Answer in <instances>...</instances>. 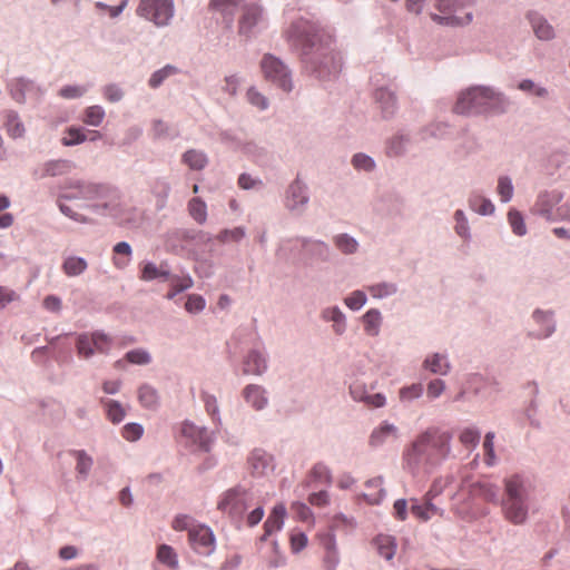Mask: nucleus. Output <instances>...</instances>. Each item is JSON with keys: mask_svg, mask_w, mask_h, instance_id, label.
Here are the masks:
<instances>
[{"mask_svg": "<svg viewBox=\"0 0 570 570\" xmlns=\"http://www.w3.org/2000/svg\"><path fill=\"white\" fill-rule=\"evenodd\" d=\"M194 286V279L189 274L175 275L171 277V289L166 294L167 299H173L177 294L185 292Z\"/></svg>", "mask_w": 570, "mask_h": 570, "instance_id": "obj_42", "label": "nucleus"}, {"mask_svg": "<svg viewBox=\"0 0 570 570\" xmlns=\"http://www.w3.org/2000/svg\"><path fill=\"white\" fill-rule=\"evenodd\" d=\"M10 92L14 101L19 104H24L27 99L38 102L43 95V89L33 80L21 77L12 80Z\"/></svg>", "mask_w": 570, "mask_h": 570, "instance_id": "obj_15", "label": "nucleus"}, {"mask_svg": "<svg viewBox=\"0 0 570 570\" xmlns=\"http://www.w3.org/2000/svg\"><path fill=\"white\" fill-rule=\"evenodd\" d=\"M374 100L381 111L382 118L392 119L397 110L395 92L386 87L377 88L374 92Z\"/></svg>", "mask_w": 570, "mask_h": 570, "instance_id": "obj_19", "label": "nucleus"}, {"mask_svg": "<svg viewBox=\"0 0 570 570\" xmlns=\"http://www.w3.org/2000/svg\"><path fill=\"white\" fill-rule=\"evenodd\" d=\"M105 115L106 112L101 106L94 105L86 108L82 121L89 126L98 127L101 125Z\"/></svg>", "mask_w": 570, "mask_h": 570, "instance_id": "obj_52", "label": "nucleus"}, {"mask_svg": "<svg viewBox=\"0 0 570 570\" xmlns=\"http://www.w3.org/2000/svg\"><path fill=\"white\" fill-rule=\"evenodd\" d=\"M474 3L475 0H435L434 7L440 13L466 21L465 26H469L473 21V12L466 9L473 7Z\"/></svg>", "mask_w": 570, "mask_h": 570, "instance_id": "obj_14", "label": "nucleus"}, {"mask_svg": "<svg viewBox=\"0 0 570 570\" xmlns=\"http://www.w3.org/2000/svg\"><path fill=\"white\" fill-rule=\"evenodd\" d=\"M508 222L514 235L521 237L527 234L528 230L523 215L518 209L511 208L508 212Z\"/></svg>", "mask_w": 570, "mask_h": 570, "instance_id": "obj_50", "label": "nucleus"}, {"mask_svg": "<svg viewBox=\"0 0 570 570\" xmlns=\"http://www.w3.org/2000/svg\"><path fill=\"white\" fill-rule=\"evenodd\" d=\"M265 79L273 82L285 92L293 90V80L288 67L277 57L266 53L261 61Z\"/></svg>", "mask_w": 570, "mask_h": 570, "instance_id": "obj_10", "label": "nucleus"}, {"mask_svg": "<svg viewBox=\"0 0 570 570\" xmlns=\"http://www.w3.org/2000/svg\"><path fill=\"white\" fill-rule=\"evenodd\" d=\"M4 125H6L8 134L12 138H20V137L23 136V134H24V126L21 122V120H20V118H19L17 112L8 111L6 114V122H4Z\"/></svg>", "mask_w": 570, "mask_h": 570, "instance_id": "obj_48", "label": "nucleus"}, {"mask_svg": "<svg viewBox=\"0 0 570 570\" xmlns=\"http://www.w3.org/2000/svg\"><path fill=\"white\" fill-rule=\"evenodd\" d=\"M89 90V86L67 85L60 88L58 95L63 99H78L85 96Z\"/></svg>", "mask_w": 570, "mask_h": 570, "instance_id": "obj_60", "label": "nucleus"}, {"mask_svg": "<svg viewBox=\"0 0 570 570\" xmlns=\"http://www.w3.org/2000/svg\"><path fill=\"white\" fill-rule=\"evenodd\" d=\"M263 22V9L256 3L243 6V13L238 23V32L240 36L250 38L256 28Z\"/></svg>", "mask_w": 570, "mask_h": 570, "instance_id": "obj_16", "label": "nucleus"}, {"mask_svg": "<svg viewBox=\"0 0 570 570\" xmlns=\"http://www.w3.org/2000/svg\"><path fill=\"white\" fill-rule=\"evenodd\" d=\"M481 433L476 428H465L460 433V442L465 446L476 448L480 442Z\"/></svg>", "mask_w": 570, "mask_h": 570, "instance_id": "obj_63", "label": "nucleus"}, {"mask_svg": "<svg viewBox=\"0 0 570 570\" xmlns=\"http://www.w3.org/2000/svg\"><path fill=\"white\" fill-rule=\"evenodd\" d=\"M333 244L344 255H353L358 252L360 243L347 233H341L333 237Z\"/></svg>", "mask_w": 570, "mask_h": 570, "instance_id": "obj_35", "label": "nucleus"}, {"mask_svg": "<svg viewBox=\"0 0 570 570\" xmlns=\"http://www.w3.org/2000/svg\"><path fill=\"white\" fill-rule=\"evenodd\" d=\"M497 194L501 203H509L513 198L514 186L511 177L507 175L499 176L497 184Z\"/></svg>", "mask_w": 570, "mask_h": 570, "instance_id": "obj_47", "label": "nucleus"}, {"mask_svg": "<svg viewBox=\"0 0 570 570\" xmlns=\"http://www.w3.org/2000/svg\"><path fill=\"white\" fill-rule=\"evenodd\" d=\"M102 403L106 407L107 416L112 423L117 424L124 420L126 412L118 401L106 400Z\"/></svg>", "mask_w": 570, "mask_h": 570, "instance_id": "obj_55", "label": "nucleus"}, {"mask_svg": "<svg viewBox=\"0 0 570 570\" xmlns=\"http://www.w3.org/2000/svg\"><path fill=\"white\" fill-rule=\"evenodd\" d=\"M176 72H177V68L176 67H174L171 65H167L164 68L158 69V70H156L155 72L151 73V76H150V78L148 80V85L153 89H156V88L160 87L163 85V82L168 77L175 75Z\"/></svg>", "mask_w": 570, "mask_h": 570, "instance_id": "obj_53", "label": "nucleus"}, {"mask_svg": "<svg viewBox=\"0 0 570 570\" xmlns=\"http://www.w3.org/2000/svg\"><path fill=\"white\" fill-rule=\"evenodd\" d=\"M255 504V509L246 517L247 525L255 527L264 517V508L256 492L250 487L237 484L226 490L219 498L217 509L229 515L233 520L240 521L248 508Z\"/></svg>", "mask_w": 570, "mask_h": 570, "instance_id": "obj_6", "label": "nucleus"}, {"mask_svg": "<svg viewBox=\"0 0 570 570\" xmlns=\"http://www.w3.org/2000/svg\"><path fill=\"white\" fill-rule=\"evenodd\" d=\"M351 164L358 171L372 173L376 168L375 160L364 153H356L351 158Z\"/></svg>", "mask_w": 570, "mask_h": 570, "instance_id": "obj_49", "label": "nucleus"}, {"mask_svg": "<svg viewBox=\"0 0 570 570\" xmlns=\"http://www.w3.org/2000/svg\"><path fill=\"white\" fill-rule=\"evenodd\" d=\"M86 141V135L81 128L69 127L61 138V144L66 147L77 146Z\"/></svg>", "mask_w": 570, "mask_h": 570, "instance_id": "obj_54", "label": "nucleus"}, {"mask_svg": "<svg viewBox=\"0 0 570 570\" xmlns=\"http://www.w3.org/2000/svg\"><path fill=\"white\" fill-rule=\"evenodd\" d=\"M374 299H384L397 294L399 286L394 282H379L366 287Z\"/></svg>", "mask_w": 570, "mask_h": 570, "instance_id": "obj_34", "label": "nucleus"}, {"mask_svg": "<svg viewBox=\"0 0 570 570\" xmlns=\"http://www.w3.org/2000/svg\"><path fill=\"white\" fill-rule=\"evenodd\" d=\"M494 432H488L484 436L483 450H484V462L489 466L497 464V455L494 452Z\"/></svg>", "mask_w": 570, "mask_h": 570, "instance_id": "obj_61", "label": "nucleus"}, {"mask_svg": "<svg viewBox=\"0 0 570 570\" xmlns=\"http://www.w3.org/2000/svg\"><path fill=\"white\" fill-rule=\"evenodd\" d=\"M102 95L111 104L119 102L125 97V90L117 83H108L102 88Z\"/></svg>", "mask_w": 570, "mask_h": 570, "instance_id": "obj_64", "label": "nucleus"}, {"mask_svg": "<svg viewBox=\"0 0 570 570\" xmlns=\"http://www.w3.org/2000/svg\"><path fill=\"white\" fill-rule=\"evenodd\" d=\"M397 432L399 430L394 424L384 422L372 431L368 439V444L372 448H380L389 440L397 439Z\"/></svg>", "mask_w": 570, "mask_h": 570, "instance_id": "obj_26", "label": "nucleus"}, {"mask_svg": "<svg viewBox=\"0 0 570 570\" xmlns=\"http://www.w3.org/2000/svg\"><path fill=\"white\" fill-rule=\"evenodd\" d=\"M308 203V186L303 178L297 175L285 190L284 207L294 216H303Z\"/></svg>", "mask_w": 570, "mask_h": 570, "instance_id": "obj_11", "label": "nucleus"}, {"mask_svg": "<svg viewBox=\"0 0 570 570\" xmlns=\"http://www.w3.org/2000/svg\"><path fill=\"white\" fill-rule=\"evenodd\" d=\"M511 105L510 99L490 86H475L462 91L454 105L459 115H502Z\"/></svg>", "mask_w": 570, "mask_h": 570, "instance_id": "obj_5", "label": "nucleus"}, {"mask_svg": "<svg viewBox=\"0 0 570 570\" xmlns=\"http://www.w3.org/2000/svg\"><path fill=\"white\" fill-rule=\"evenodd\" d=\"M73 168L75 164L67 159L49 160L42 165L39 178L62 176L70 173Z\"/></svg>", "mask_w": 570, "mask_h": 570, "instance_id": "obj_29", "label": "nucleus"}, {"mask_svg": "<svg viewBox=\"0 0 570 570\" xmlns=\"http://www.w3.org/2000/svg\"><path fill=\"white\" fill-rule=\"evenodd\" d=\"M246 235V230L244 227L242 226H238V227H235L233 229H228V228H225L223 230H220L216 238L218 242L225 244V243H229V242H240Z\"/></svg>", "mask_w": 570, "mask_h": 570, "instance_id": "obj_58", "label": "nucleus"}, {"mask_svg": "<svg viewBox=\"0 0 570 570\" xmlns=\"http://www.w3.org/2000/svg\"><path fill=\"white\" fill-rule=\"evenodd\" d=\"M125 360L129 362L130 364L135 365H148L151 363L153 357L150 353L145 348H135L131 351H128L125 354Z\"/></svg>", "mask_w": 570, "mask_h": 570, "instance_id": "obj_56", "label": "nucleus"}, {"mask_svg": "<svg viewBox=\"0 0 570 570\" xmlns=\"http://www.w3.org/2000/svg\"><path fill=\"white\" fill-rule=\"evenodd\" d=\"M518 89L523 92L532 94L539 98H547L549 96V91L546 87H542L535 83L531 79H523L518 83Z\"/></svg>", "mask_w": 570, "mask_h": 570, "instance_id": "obj_59", "label": "nucleus"}, {"mask_svg": "<svg viewBox=\"0 0 570 570\" xmlns=\"http://www.w3.org/2000/svg\"><path fill=\"white\" fill-rule=\"evenodd\" d=\"M367 302L366 294L363 291H353L344 298L345 305L352 311L361 309Z\"/></svg>", "mask_w": 570, "mask_h": 570, "instance_id": "obj_62", "label": "nucleus"}, {"mask_svg": "<svg viewBox=\"0 0 570 570\" xmlns=\"http://www.w3.org/2000/svg\"><path fill=\"white\" fill-rule=\"evenodd\" d=\"M362 322L366 335L376 337L381 332L383 316L380 309L371 308L363 316Z\"/></svg>", "mask_w": 570, "mask_h": 570, "instance_id": "obj_32", "label": "nucleus"}, {"mask_svg": "<svg viewBox=\"0 0 570 570\" xmlns=\"http://www.w3.org/2000/svg\"><path fill=\"white\" fill-rule=\"evenodd\" d=\"M564 193L560 189L541 190L532 206V213L549 223H570V197L561 204Z\"/></svg>", "mask_w": 570, "mask_h": 570, "instance_id": "obj_7", "label": "nucleus"}, {"mask_svg": "<svg viewBox=\"0 0 570 570\" xmlns=\"http://www.w3.org/2000/svg\"><path fill=\"white\" fill-rule=\"evenodd\" d=\"M424 392V387L422 383H413L407 386H403L399 391V399L402 404L410 405L415 400H419Z\"/></svg>", "mask_w": 570, "mask_h": 570, "instance_id": "obj_45", "label": "nucleus"}, {"mask_svg": "<svg viewBox=\"0 0 570 570\" xmlns=\"http://www.w3.org/2000/svg\"><path fill=\"white\" fill-rule=\"evenodd\" d=\"M61 268L67 276L76 277L85 273L88 268V263L82 257L68 256L65 258Z\"/></svg>", "mask_w": 570, "mask_h": 570, "instance_id": "obj_37", "label": "nucleus"}, {"mask_svg": "<svg viewBox=\"0 0 570 570\" xmlns=\"http://www.w3.org/2000/svg\"><path fill=\"white\" fill-rule=\"evenodd\" d=\"M158 392L149 384H142L138 389V400L146 409H156L158 405Z\"/></svg>", "mask_w": 570, "mask_h": 570, "instance_id": "obj_44", "label": "nucleus"}, {"mask_svg": "<svg viewBox=\"0 0 570 570\" xmlns=\"http://www.w3.org/2000/svg\"><path fill=\"white\" fill-rule=\"evenodd\" d=\"M468 205L471 210L481 216H492L495 212V206L492 200L479 191L470 193Z\"/></svg>", "mask_w": 570, "mask_h": 570, "instance_id": "obj_28", "label": "nucleus"}, {"mask_svg": "<svg viewBox=\"0 0 570 570\" xmlns=\"http://www.w3.org/2000/svg\"><path fill=\"white\" fill-rule=\"evenodd\" d=\"M422 366L430 373L438 375H448L452 370L448 354L439 352L429 354L424 358Z\"/></svg>", "mask_w": 570, "mask_h": 570, "instance_id": "obj_25", "label": "nucleus"}, {"mask_svg": "<svg viewBox=\"0 0 570 570\" xmlns=\"http://www.w3.org/2000/svg\"><path fill=\"white\" fill-rule=\"evenodd\" d=\"M183 163L186 164L191 170H202L208 164L207 155L197 149H189L183 155Z\"/></svg>", "mask_w": 570, "mask_h": 570, "instance_id": "obj_38", "label": "nucleus"}, {"mask_svg": "<svg viewBox=\"0 0 570 570\" xmlns=\"http://www.w3.org/2000/svg\"><path fill=\"white\" fill-rule=\"evenodd\" d=\"M68 453L72 455L77 461V479L86 480L94 465L92 458L85 450H70Z\"/></svg>", "mask_w": 570, "mask_h": 570, "instance_id": "obj_33", "label": "nucleus"}, {"mask_svg": "<svg viewBox=\"0 0 570 570\" xmlns=\"http://www.w3.org/2000/svg\"><path fill=\"white\" fill-rule=\"evenodd\" d=\"M187 209L190 217L199 225H204L207 220V206L206 203L199 198L194 197L189 199Z\"/></svg>", "mask_w": 570, "mask_h": 570, "instance_id": "obj_41", "label": "nucleus"}, {"mask_svg": "<svg viewBox=\"0 0 570 570\" xmlns=\"http://www.w3.org/2000/svg\"><path fill=\"white\" fill-rule=\"evenodd\" d=\"M57 206L62 215L80 223L90 224L91 219L76 212L66 202L81 200L82 208L100 216H116L120 212V193L117 188L102 183L69 177L59 186Z\"/></svg>", "mask_w": 570, "mask_h": 570, "instance_id": "obj_2", "label": "nucleus"}, {"mask_svg": "<svg viewBox=\"0 0 570 570\" xmlns=\"http://www.w3.org/2000/svg\"><path fill=\"white\" fill-rule=\"evenodd\" d=\"M321 544L324 549L323 557V568L324 570H336L340 562L341 557L336 543L335 533L326 532L320 535Z\"/></svg>", "mask_w": 570, "mask_h": 570, "instance_id": "obj_18", "label": "nucleus"}, {"mask_svg": "<svg viewBox=\"0 0 570 570\" xmlns=\"http://www.w3.org/2000/svg\"><path fill=\"white\" fill-rule=\"evenodd\" d=\"M532 320L539 326V331L534 335L535 338L544 340L556 332L557 324L553 311L537 308L532 313Z\"/></svg>", "mask_w": 570, "mask_h": 570, "instance_id": "obj_20", "label": "nucleus"}, {"mask_svg": "<svg viewBox=\"0 0 570 570\" xmlns=\"http://www.w3.org/2000/svg\"><path fill=\"white\" fill-rule=\"evenodd\" d=\"M411 512L422 521H429L433 515H442L443 511L438 508L433 502L423 501L419 502L412 499Z\"/></svg>", "mask_w": 570, "mask_h": 570, "instance_id": "obj_31", "label": "nucleus"}, {"mask_svg": "<svg viewBox=\"0 0 570 570\" xmlns=\"http://www.w3.org/2000/svg\"><path fill=\"white\" fill-rule=\"evenodd\" d=\"M266 394V390L258 384H248L242 392L245 402L256 411H262L267 406L268 397Z\"/></svg>", "mask_w": 570, "mask_h": 570, "instance_id": "obj_24", "label": "nucleus"}, {"mask_svg": "<svg viewBox=\"0 0 570 570\" xmlns=\"http://www.w3.org/2000/svg\"><path fill=\"white\" fill-rule=\"evenodd\" d=\"M175 13L173 0H140L137 14L156 27H166L170 23Z\"/></svg>", "mask_w": 570, "mask_h": 570, "instance_id": "obj_9", "label": "nucleus"}, {"mask_svg": "<svg viewBox=\"0 0 570 570\" xmlns=\"http://www.w3.org/2000/svg\"><path fill=\"white\" fill-rule=\"evenodd\" d=\"M202 400L204 402L206 412L212 416L213 421L218 425L222 424V419L219 414L218 401L215 395L209 393H203Z\"/></svg>", "mask_w": 570, "mask_h": 570, "instance_id": "obj_57", "label": "nucleus"}, {"mask_svg": "<svg viewBox=\"0 0 570 570\" xmlns=\"http://www.w3.org/2000/svg\"><path fill=\"white\" fill-rule=\"evenodd\" d=\"M112 252L115 255L124 256L126 258L114 256L112 263L116 268L122 269L128 266L131 256L132 248L128 242H119L112 247Z\"/></svg>", "mask_w": 570, "mask_h": 570, "instance_id": "obj_39", "label": "nucleus"}, {"mask_svg": "<svg viewBox=\"0 0 570 570\" xmlns=\"http://www.w3.org/2000/svg\"><path fill=\"white\" fill-rule=\"evenodd\" d=\"M525 19L535 38L540 41H551L556 38V30L549 20L537 10H529Z\"/></svg>", "mask_w": 570, "mask_h": 570, "instance_id": "obj_17", "label": "nucleus"}, {"mask_svg": "<svg viewBox=\"0 0 570 570\" xmlns=\"http://www.w3.org/2000/svg\"><path fill=\"white\" fill-rule=\"evenodd\" d=\"M188 541L195 552L205 557L213 554L216 549L214 532L206 524L197 523L191 528Z\"/></svg>", "mask_w": 570, "mask_h": 570, "instance_id": "obj_13", "label": "nucleus"}, {"mask_svg": "<svg viewBox=\"0 0 570 570\" xmlns=\"http://www.w3.org/2000/svg\"><path fill=\"white\" fill-rule=\"evenodd\" d=\"M533 485L529 478L512 474L503 479L501 509L505 520L514 525H522L529 519Z\"/></svg>", "mask_w": 570, "mask_h": 570, "instance_id": "obj_4", "label": "nucleus"}, {"mask_svg": "<svg viewBox=\"0 0 570 570\" xmlns=\"http://www.w3.org/2000/svg\"><path fill=\"white\" fill-rule=\"evenodd\" d=\"M293 240L299 243L302 255L309 264L328 263L331 261L332 249L326 242L307 236H296L287 239V242Z\"/></svg>", "mask_w": 570, "mask_h": 570, "instance_id": "obj_12", "label": "nucleus"}, {"mask_svg": "<svg viewBox=\"0 0 570 570\" xmlns=\"http://www.w3.org/2000/svg\"><path fill=\"white\" fill-rule=\"evenodd\" d=\"M157 559L159 562H161L163 564H165L171 569L178 568L179 562H178L177 553L170 546H167V544L159 546L158 551H157Z\"/></svg>", "mask_w": 570, "mask_h": 570, "instance_id": "obj_51", "label": "nucleus"}, {"mask_svg": "<svg viewBox=\"0 0 570 570\" xmlns=\"http://www.w3.org/2000/svg\"><path fill=\"white\" fill-rule=\"evenodd\" d=\"M321 318L332 324V332L342 336L347 330L346 316L338 306H327L321 311Z\"/></svg>", "mask_w": 570, "mask_h": 570, "instance_id": "obj_22", "label": "nucleus"}, {"mask_svg": "<svg viewBox=\"0 0 570 570\" xmlns=\"http://www.w3.org/2000/svg\"><path fill=\"white\" fill-rule=\"evenodd\" d=\"M248 465L254 475H266L274 470L273 456L263 449H255L248 456Z\"/></svg>", "mask_w": 570, "mask_h": 570, "instance_id": "obj_21", "label": "nucleus"}, {"mask_svg": "<svg viewBox=\"0 0 570 570\" xmlns=\"http://www.w3.org/2000/svg\"><path fill=\"white\" fill-rule=\"evenodd\" d=\"M453 219L455 222V234L463 240H470L471 229L465 213L462 209H456L453 214Z\"/></svg>", "mask_w": 570, "mask_h": 570, "instance_id": "obj_46", "label": "nucleus"}, {"mask_svg": "<svg viewBox=\"0 0 570 570\" xmlns=\"http://www.w3.org/2000/svg\"><path fill=\"white\" fill-rule=\"evenodd\" d=\"M267 371V355L264 351L253 348L244 361V374L263 375Z\"/></svg>", "mask_w": 570, "mask_h": 570, "instance_id": "obj_23", "label": "nucleus"}, {"mask_svg": "<svg viewBox=\"0 0 570 570\" xmlns=\"http://www.w3.org/2000/svg\"><path fill=\"white\" fill-rule=\"evenodd\" d=\"M411 144L409 134L397 132L386 141V154L389 157H400L407 151Z\"/></svg>", "mask_w": 570, "mask_h": 570, "instance_id": "obj_30", "label": "nucleus"}, {"mask_svg": "<svg viewBox=\"0 0 570 570\" xmlns=\"http://www.w3.org/2000/svg\"><path fill=\"white\" fill-rule=\"evenodd\" d=\"M286 515V508L284 504H276L267 520L264 523L267 534H273L275 531H279L284 524V518Z\"/></svg>", "mask_w": 570, "mask_h": 570, "instance_id": "obj_36", "label": "nucleus"}, {"mask_svg": "<svg viewBox=\"0 0 570 570\" xmlns=\"http://www.w3.org/2000/svg\"><path fill=\"white\" fill-rule=\"evenodd\" d=\"M112 338L102 331L81 333L76 338V351L80 358L89 361L96 353L108 355Z\"/></svg>", "mask_w": 570, "mask_h": 570, "instance_id": "obj_8", "label": "nucleus"}, {"mask_svg": "<svg viewBox=\"0 0 570 570\" xmlns=\"http://www.w3.org/2000/svg\"><path fill=\"white\" fill-rule=\"evenodd\" d=\"M382 485H383L382 476H376L374 479L366 481L365 487L367 489H377L379 491L376 494L364 493L362 495L363 499L370 504H380L386 495V491Z\"/></svg>", "mask_w": 570, "mask_h": 570, "instance_id": "obj_43", "label": "nucleus"}, {"mask_svg": "<svg viewBox=\"0 0 570 570\" xmlns=\"http://www.w3.org/2000/svg\"><path fill=\"white\" fill-rule=\"evenodd\" d=\"M451 435L436 430L421 433L405 452V463L412 473L429 471L440 464L451 452Z\"/></svg>", "mask_w": 570, "mask_h": 570, "instance_id": "obj_3", "label": "nucleus"}, {"mask_svg": "<svg viewBox=\"0 0 570 570\" xmlns=\"http://www.w3.org/2000/svg\"><path fill=\"white\" fill-rule=\"evenodd\" d=\"M287 40L299 52L305 70L321 81H330L340 75L342 56L330 35L315 23L298 19L286 31Z\"/></svg>", "mask_w": 570, "mask_h": 570, "instance_id": "obj_1", "label": "nucleus"}, {"mask_svg": "<svg viewBox=\"0 0 570 570\" xmlns=\"http://www.w3.org/2000/svg\"><path fill=\"white\" fill-rule=\"evenodd\" d=\"M374 543L380 556H382L387 561L393 559L396 551V542L393 537L380 534L375 538Z\"/></svg>", "mask_w": 570, "mask_h": 570, "instance_id": "obj_40", "label": "nucleus"}, {"mask_svg": "<svg viewBox=\"0 0 570 570\" xmlns=\"http://www.w3.org/2000/svg\"><path fill=\"white\" fill-rule=\"evenodd\" d=\"M242 0H212L209 7L213 11L218 12L227 27L234 21V16L239 8Z\"/></svg>", "mask_w": 570, "mask_h": 570, "instance_id": "obj_27", "label": "nucleus"}]
</instances>
